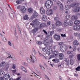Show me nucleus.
<instances>
[{"mask_svg":"<svg viewBox=\"0 0 80 80\" xmlns=\"http://www.w3.org/2000/svg\"><path fill=\"white\" fill-rule=\"evenodd\" d=\"M40 12L41 14H42V15H43L45 13V10L40 11Z\"/></svg>","mask_w":80,"mask_h":80,"instance_id":"obj_35","label":"nucleus"},{"mask_svg":"<svg viewBox=\"0 0 80 80\" xmlns=\"http://www.w3.org/2000/svg\"><path fill=\"white\" fill-rule=\"evenodd\" d=\"M58 45H62V44H63V42H59L58 43Z\"/></svg>","mask_w":80,"mask_h":80,"instance_id":"obj_48","label":"nucleus"},{"mask_svg":"<svg viewBox=\"0 0 80 80\" xmlns=\"http://www.w3.org/2000/svg\"><path fill=\"white\" fill-rule=\"evenodd\" d=\"M37 43L38 45H42V42L41 41H38L37 42Z\"/></svg>","mask_w":80,"mask_h":80,"instance_id":"obj_33","label":"nucleus"},{"mask_svg":"<svg viewBox=\"0 0 80 80\" xmlns=\"http://www.w3.org/2000/svg\"><path fill=\"white\" fill-rule=\"evenodd\" d=\"M67 54H68V55L72 54V51H68L67 52Z\"/></svg>","mask_w":80,"mask_h":80,"instance_id":"obj_43","label":"nucleus"},{"mask_svg":"<svg viewBox=\"0 0 80 80\" xmlns=\"http://www.w3.org/2000/svg\"><path fill=\"white\" fill-rule=\"evenodd\" d=\"M72 2V0H68V1L67 2V3H71V2Z\"/></svg>","mask_w":80,"mask_h":80,"instance_id":"obj_52","label":"nucleus"},{"mask_svg":"<svg viewBox=\"0 0 80 80\" xmlns=\"http://www.w3.org/2000/svg\"><path fill=\"white\" fill-rule=\"evenodd\" d=\"M32 23L31 22L30 23L31 25H32V26H35V25H39V24H40V22H39L38 21V20L37 19H36L32 21Z\"/></svg>","mask_w":80,"mask_h":80,"instance_id":"obj_4","label":"nucleus"},{"mask_svg":"<svg viewBox=\"0 0 80 80\" xmlns=\"http://www.w3.org/2000/svg\"><path fill=\"white\" fill-rule=\"evenodd\" d=\"M42 52H46V48H42Z\"/></svg>","mask_w":80,"mask_h":80,"instance_id":"obj_44","label":"nucleus"},{"mask_svg":"<svg viewBox=\"0 0 80 80\" xmlns=\"http://www.w3.org/2000/svg\"><path fill=\"white\" fill-rule=\"evenodd\" d=\"M38 16V13L37 12L34 11L32 17V18H36Z\"/></svg>","mask_w":80,"mask_h":80,"instance_id":"obj_11","label":"nucleus"},{"mask_svg":"<svg viewBox=\"0 0 80 80\" xmlns=\"http://www.w3.org/2000/svg\"><path fill=\"white\" fill-rule=\"evenodd\" d=\"M68 24L70 26H72V25H73V22L71 20H70L68 22Z\"/></svg>","mask_w":80,"mask_h":80,"instance_id":"obj_22","label":"nucleus"},{"mask_svg":"<svg viewBox=\"0 0 80 80\" xmlns=\"http://www.w3.org/2000/svg\"><path fill=\"white\" fill-rule=\"evenodd\" d=\"M80 67L78 66L76 68V71H80Z\"/></svg>","mask_w":80,"mask_h":80,"instance_id":"obj_37","label":"nucleus"},{"mask_svg":"<svg viewBox=\"0 0 80 80\" xmlns=\"http://www.w3.org/2000/svg\"><path fill=\"white\" fill-rule=\"evenodd\" d=\"M80 11V7H78L73 10L74 12H78Z\"/></svg>","mask_w":80,"mask_h":80,"instance_id":"obj_14","label":"nucleus"},{"mask_svg":"<svg viewBox=\"0 0 80 80\" xmlns=\"http://www.w3.org/2000/svg\"><path fill=\"white\" fill-rule=\"evenodd\" d=\"M59 80H62V77L61 76H59Z\"/></svg>","mask_w":80,"mask_h":80,"instance_id":"obj_64","label":"nucleus"},{"mask_svg":"<svg viewBox=\"0 0 80 80\" xmlns=\"http://www.w3.org/2000/svg\"><path fill=\"white\" fill-rule=\"evenodd\" d=\"M47 54H48V55H50V54H51V52H50V51H48H48L47 52Z\"/></svg>","mask_w":80,"mask_h":80,"instance_id":"obj_45","label":"nucleus"},{"mask_svg":"<svg viewBox=\"0 0 80 80\" xmlns=\"http://www.w3.org/2000/svg\"><path fill=\"white\" fill-rule=\"evenodd\" d=\"M61 52H65L67 50V46L65 44H63L60 46L59 48Z\"/></svg>","mask_w":80,"mask_h":80,"instance_id":"obj_3","label":"nucleus"},{"mask_svg":"<svg viewBox=\"0 0 80 80\" xmlns=\"http://www.w3.org/2000/svg\"><path fill=\"white\" fill-rule=\"evenodd\" d=\"M25 0H18L16 1V3L17 4H20L22 3V2L24 1Z\"/></svg>","mask_w":80,"mask_h":80,"instance_id":"obj_23","label":"nucleus"},{"mask_svg":"<svg viewBox=\"0 0 80 80\" xmlns=\"http://www.w3.org/2000/svg\"><path fill=\"white\" fill-rule=\"evenodd\" d=\"M23 20H28V15H25L23 17Z\"/></svg>","mask_w":80,"mask_h":80,"instance_id":"obj_26","label":"nucleus"},{"mask_svg":"<svg viewBox=\"0 0 80 80\" xmlns=\"http://www.w3.org/2000/svg\"><path fill=\"white\" fill-rule=\"evenodd\" d=\"M30 58H31L32 61V62L35 63V62L37 61V58H36V57L33 56V54H32L31 56H30Z\"/></svg>","mask_w":80,"mask_h":80,"instance_id":"obj_7","label":"nucleus"},{"mask_svg":"<svg viewBox=\"0 0 80 80\" xmlns=\"http://www.w3.org/2000/svg\"><path fill=\"white\" fill-rule=\"evenodd\" d=\"M53 3L51 0L47 1L45 3V5L47 8H50L53 5Z\"/></svg>","mask_w":80,"mask_h":80,"instance_id":"obj_2","label":"nucleus"},{"mask_svg":"<svg viewBox=\"0 0 80 80\" xmlns=\"http://www.w3.org/2000/svg\"><path fill=\"white\" fill-rule=\"evenodd\" d=\"M2 40L4 42H6V41H7V39H6V38H3L2 39Z\"/></svg>","mask_w":80,"mask_h":80,"instance_id":"obj_53","label":"nucleus"},{"mask_svg":"<svg viewBox=\"0 0 80 80\" xmlns=\"http://www.w3.org/2000/svg\"><path fill=\"white\" fill-rule=\"evenodd\" d=\"M77 30H80V25H77Z\"/></svg>","mask_w":80,"mask_h":80,"instance_id":"obj_34","label":"nucleus"},{"mask_svg":"<svg viewBox=\"0 0 80 80\" xmlns=\"http://www.w3.org/2000/svg\"><path fill=\"white\" fill-rule=\"evenodd\" d=\"M5 64H6L5 62H2V64L1 65V67H4V66H5Z\"/></svg>","mask_w":80,"mask_h":80,"instance_id":"obj_40","label":"nucleus"},{"mask_svg":"<svg viewBox=\"0 0 80 80\" xmlns=\"http://www.w3.org/2000/svg\"><path fill=\"white\" fill-rule=\"evenodd\" d=\"M13 55H12V57L11 56H9L7 58H12V59H13V60H16V59H15V58H13Z\"/></svg>","mask_w":80,"mask_h":80,"instance_id":"obj_39","label":"nucleus"},{"mask_svg":"<svg viewBox=\"0 0 80 80\" xmlns=\"http://www.w3.org/2000/svg\"><path fill=\"white\" fill-rule=\"evenodd\" d=\"M61 36H62V37H66V35L65 34H61Z\"/></svg>","mask_w":80,"mask_h":80,"instance_id":"obj_42","label":"nucleus"},{"mask_svg":"<svg viewBox=\"0 0 80 80\" xmlns=\"http://www.w3.org/2000/svg\"><path fill=\"white\" fill-rule=\"evenodd\" d=\"M8 45H10V46H12V43L10 42V41L8 42Z\"/></svg>","mask_w":80,"mask_h":80,"instance_id":"obj_54","label":"nucleus"},{"mask_svg":"<svg viewBox=\"0 0 80 80\" xmlns=\"http://www.w3.org/2000/svg\"><path fill=\"white\" fill-rule=\"evenodd\" d=\"M59 55L60 57V58L61 59V60H62V59H63V58L64 55L62 53H61L59 54Z\"/></svg>","mask_w":80,"mask_h":80,"instance_id":"obj_19","label":"nucleus"},{"mask_svg":"<svg viewBox=\"0 0 80 80\" xmlns=\"http://www.w3.org/2000/svg\"><path fill=\"white\" fill-rule=\"evenodd\" d=\"M38 52L39 53V55H40V56H41V57H43V56H44V55H43V54H42L41 53H40L39 51H38Z\"/></svg>","mask_w":80,"mask_h":80,"instance_id":"obj_51","label":"nucleus"},{"mask_svg":"<svg viewBox=\"0 0 80 80\" xmlns=\"http://www.w3.org/2000/svg\"><path fill=\"white\" fill-rule=\"evenodd\" d=\"M47 24L48 25H50V24H51V23L50 21H48L47 22Z\"/></svg>","mask_w":80,"mask_h":80,"instance_id":"obj_49","label":"nucleus"},{"mask_svg":"<svg viewBox=\"0 0 80 80\" xmlns=\"http://www.w3.org/2000/svg\"><path fill=\"white\" fill-rule=\"evenodd\" d=\"M62 23L60 21H58L55 23L56 25L58 27L62 25Z\"/></svg>","mask_w":80,"mask_h":80,"instance_id":"obj_12","label":"nucleus"},{"mask_svg":"<svg viewBox=\"0 0 80 80\" xmlns=\"http://www.w3.org/2000/svg\"><path fill=\"white\" fill-rule=\"evenodd\" d=\"M22 64L24 65H25L26 66H28V64H27L26 62H23Z\"/></svg>","mask_w":80,"mask_h":80,"instance_id":"obj_46","label":"nucleus"},{"mask_svg":"<svg viewBox=\"0 0 80 80\" xmlns=\"http://www.w3.org/2000/svg\"><path fill=\"white\" fill-rule=\"evenodd\" d=\"M76 47L75 46H74L73 48V51H75V50H76Z\"/></svg>","mask_w":80,"mask_h":80,"instance_id":"obj_47","label":"nucleus"},{"mask_svg":"<svg viewBox=\"0 0 80 80\" xmlns=\"http://www.w3.org/2000/svg\"><path fill=\"white\" fill-rule=\"evenodd\" d=\"M78 59V60H80V54H79L77 56Z\"/></svg>","mask_w":80,"mask_h":80,"instance_id":"obj_41","label":"nucleus"},{"mask_svg":"<svg viewBox=\"0 0 80 80\" xmlns=\"http://www.w3.org/2000/svg\"><path fill=\"white\" fill-rule=\"evenodd\" d=\"M57 4L59 7L60 10H63V6L61 2H60L58 1L57 2Z\"/></svg>","mask_w":80,"mask_h":80,"instance_id":"obj_6","label":"nucleus"},{"mask_svg":"<svg viewBox=\"0 0 80 80\" xmlns=\"http://www.w3.org/2000/svg\"><path fill=\"white\" fill-rule=\"evenodd\" d=\"M46 13L47 15H52L53 13V11L52 9H50L49 10L46 11Z\"/></svg>","mask_w":80,"mask_h":80,"instance_id":"obj_8","label":"nucleus"},{"mask_svg":"<svg viewBox=\"0 0 80 80\" xmlns=\"http://www.w3.org/2000/svg\"><path fill=\"white\" fill-rule=\"evenodd\" d=\"M32 50L33 52L34 53H37V52H36V51H35V49H32Z\"/></svg>","mask_w":80,"mask_h":80,"instance_id":"obj_56","label":"nucleus"},{"mask_svg":"<svg viewBox=\"0 0 80 80\" xmlns=\"http://www.w3.org/2000/svg\"><path fill=\"white\" fill-rule=\"evenodd\" d=\"M54 37L55 39V40H60V35H58L57 34L54 35Z\"/></svg>","mask_w":80,"mask_h":80,"instance_id":"obj_10","label":"nucleus"},{"mask_svg":"<svg viewBox=\"0 0 80 80\" xmlns=\"http://www.w3.org/2000/svg\"><path fill=\"white\" fill-rule=\"evenodd\" d=\"M78 18L77 16H73L72 17V20H77Z\"/></svg>","mask_w":80,"mask_h":80,"instance_id":"obj_20","label":"nucleus"},{"mask_svg":"<svg viewBox=\"0 0 80 80\" xmlns=\"http://www.w3.org/2000/svg\"><path fill=\"white\" fill-rule=\"evenodd\" d=\"M80 21L79 20H75L74 23L75 25H78L80 23Z\"/></svg>","mask_w":80,"mask_h":80,"instance_id":"obj_27","label":"nucleus"},{"mask_svg":"<svg viewBox=\"0 0 80 80\" xmlns=\"http://www.w3.org/2000/svg\"><path fill=\"white\" fill-rule=\"evenodd\" d=\"M54 19L55 20H56V21H57L58 20V18H57V17H55L54 18Z\"/></svg>","mask_w":80,"mask_h":80,"instance_id":"obj_61","label":"nucleus"},{"mask_svg":"<svg viewBox=\"0 0 80 80\" xmlns=\"http://www.w3.org/2000/svg\"><path fill=\"white\" fill-rule=\"evenodd\" d=\"M73 56H74V55L73 54L69 56V58L70 59V64L72 65L73 64Z\"/></svg>","mask_w":80,"mask_h":80,"instance_id":"obj_5","label":"nucleus"},{"mask_svg":"<svg viewBox=\"0 0 80 80\" xmlns=\"http://www.w3.org/2000/svg\"><path fill=\"white\" fill-rule=\"evenodd\" d=\"M10 78V76L8 74H7L4 75V80H7L8 78Z\"/></svg>","mask_w":80,"mask_h":80,"instance_id":"obj_13","label":"nucleus"},{"mask_svg":"<svg viewBox=\"0 0 80 80\" xmlns=\"http://www.w3.org/2000/svg\"><path fill=\"white\" fill-rule=\"evenodd\" d=\"M53 55L54 56H57V55H58V52L56 51H54L53 52Z\"/></svg>","mask_w":80,"mask_h":80,"instance_id":"obj_18","label":"nucleus"},{"mask_svg":"<svg viewBox=\"0 0 80 80\" xmlns=\"http://www.w3.org/2000/svg\"><path fill=\"white\" fill-rule=\"evenodd\" d=\"M20 5H19L18 6L17 8V9H20Z\"/></svg>","mask_w":80,"mask_h":80,"instance_id":"obj_62","label":"nucleus"},{"mask_svg":"<svg viewBox=\"0 0 80 80\" xmlns=\"http://www.w3.org/2000/svg\"><path fill=\"white\" fill-rule=\"evenodd\" d=\"M21 69L22 70L24 71V72H25V73H27V70H26V69L24 67H22Z\"/></svg>","mask_w":80,"mask_h":80,"instance_id":"obj_28","label":"nucleus"},{"mask_svg":"<svg viewBox=\"0 0 80 80\" xmlns=\"http://www.w3.org/2000/svg\"><path fill=\"white\" fill-rule=\"evenodd\" d=\"M52 29H55V24H52Z\"/></svg>","mask_w":80,"mask_h":80,"instance_id":"obj_38","label":"nucleus"},{"mask_svg":"<svg viewBox=\"0 0 80 80\" xmlns=\"http://www.w3.org/2000/svg\"><path fill=\"white\" fill-rule=\"evenodd\" d=\"M50 43H52L53 42V40H52V39H51L49 41Z\"/></svg>","mask_w":80,"mask_h":80,"instance_id":"obj_58","label":"nucleus"},{"mask_svg":"<svg viewBox=\"0 0 80 80\" xmlns=\"http://www.w3.org/2000/svg\"><path fill=\"white\" fill-rule=\"evenodd\" d=\"M38 25H40V27H45V25H46V23H45L43 22L41 24V23L40 22V24Z\"/></svg>","mask_w":80,"mask_h":80,"instance_id":"obj_17","label":"nucleus"},{"mask_svg":"<svg viewBox=\"0 0 80 80\" xmlns=\"http://www.w3.org/2000/svg\"><path fill=\"white\" fill-rule=\"evenodd\" d=\"M42 10H43V8L42 7H41L40 8V11H42Z\"/></svg>","mask_w":80,"mask_h":80,"instance_id":"obj_60","label":"nucleus"},{"mask_svg":"<svg viewBox=\"0 0 80 80\" xmlns=\"http://www.w3.org/2000/svg\"><path fill=\"white\" fill-rule=\"evenodd\" d=\"M43 32H44V33H45V34H46V35H47V32H46V31L43 30Z\"/></svg>","mask_w":80,"mask_h":80,"instance_id":"obj_55","label":"nucleus"},{"mask_svg":"<svg viewBox=\"0 0 80 80\" xmlns=\"http://www.w3.org/2000/svg\"><path fill=\"white\" fill-rule=\"evenodd\" d=\"M5 74V72L3 71L0 72V75H3Z\"/></svg>","mask_w":80,"mask_h":80,"instance_id":"obj_32","label":"nucleus"},{"mask_svg":"<svg viewBox=\"0 0 80 80\" xmlns=\"http://www.w3.org/2000/svg\"><path fill=\"white\" fill-rule=\"evenodd\" d=\"M55 57L53 55H50L49 58V59H52L53 58H54Z\"/></svg>","mask_w":80,"mask_h":80,"instance_id":"obj_36","label":"nucleus"},{"mask_svg":"<svg viewBox=\"0 0 80 80\" xmlns=\"http://www.w3.org/2000/svg\"><path fill=\"white\" fill-rule=\"evenodd\" d=\"M15 68H16L15 65L14 64H13V66L12 67V68H13V69H15Z\"/></svg>","mask_w":80,"mask_h":80,"instance_id":"obj_50","label":"nucleus"},{"mask_svg":"<svg viewBox=\"0 0 80 80\" xmlns=\"http://www.w3.org/2000/svg\"><path fill=\"white\" fill-rule=\"evenodd\" d=\"M79 5V3H75L74 2L72 3L70 5H67V6H65V9L66 10H69V9H70V8L72 7V8L73 7H77V6H78Z\"/></svg>","mask_w":80,"mask_h":80,"instance_id":"obj_1","label":"nucleus"},{"mask_svg":"<svg viewBox=\"0 0 80 80\" xmlns=\"http://www.w3.org/2000/svg\"><path fill=\"white\" fill-rule=\"evenodd\" d=\"M27 8L25 6H22L21 9V12L23 13H25L27 12Z\"/></svg>","mask_w":80,"mask_h":80,"instance_id":"obj_9","label":"nucleus"},{"mask_svg":"<svg viewBox=\"0 0 80 80\" xmlns=\"http://www.w3.org/2000/svg\"><path fill=\"white\" fill-rule=\"evenodd\" d=\"M52 61L55 63H58V62H59V60L57 58L52 59Z\"/></svg>","mask_w":80,"mask_h":80,"instance_id":"obj_24","label":"nucleus"},{"mask_svg":"<svg viewBox=\"0 0 80 80\" xmlns=\"http://www.w3.org/2000/svg\"><path fill=\"white\" fill-rule=\"evenodd\" d=\"M28 12H29V13H32V12H33V9L30 8H29L28 9Z\"/></svg>","mask_w":80,"mask_h":80,"instance_id":"obj_29","label":"nucleus"},{"mask_svg":"<svg viewBox=\"0 0 80 80\" xmlns=\"http://www.w3.org/2000/svg\"><path fill=\"white\" fill-rule=\"evenodd\" d=\"M70 16L69 15H67L66 16L65 18L67 20H69L70 19Z\"/></svg>","mask_w":80,"mask_h":80,"instance_id":"obj_30","label":"nucleus"},{"mask_svg":"<svg viewBox=\"0 0 80 80\" xmlns=\"http://www.w3.org/2000/svg\"><path fill=\"white\" fill-rule=\"evenodd\" d=\"M42 19L43 21H45L47 19V17L46 15H44L42 16Z\"/></svg>","mask_w":80,"mask_h":80,"instance_id":"obj_16","label":"nucleus"},{"mask_svg":"<svg viewBox=\"0 0 80 80\" xmlns=\"http://www.w3.org/2000/svg\"><path fill=\"white\" fill-rule=\"evenodd\" d=\"M73 44L74 45L77 46V45H79V43H78V42L77 41V40H74L73 42Z\"/></svg>","mask_w":80,"mask_h":80,"instance_id":"obj_15","label":"nucleus"},{"mask_svg":"<svg viewBox=\"0 0 80 80\" xmlns=\"http://www.w3.org/2000/svg\"><path fill=\"white\" fill-rule=\"evenodd\" d=\"M27 60L28 62H30V59H29V58H27Z\"/></svg>","mask_w":80,"mask_h":80,"instance_id":"obj_57","label":"nucleus"},{"mask_svg":"<svg viewBox=\"0 0 80 80\" xmlns=\"http://www.w3.org/2000/svg\"><path fill=\"white\" fill-rule=\"evenodd\" d=\"M68 25V22L67 21V20H65L64 21V22L63 23V25L65 27H67Z\"/></svg>","mask_w":80,"mask_h":80,"instance_id":"obj_21","label":"nucleus"},{"mask_svg":"<svg viewBox=\"0 0 80 80\" xmlns=\"http://www.w3.org/2000/svg\"><path fill=\"white\" fill-rule=\"evenodd\" d=\"M39 67L40 69L42 71H45V69L43 67L42 65L41 66V65H39Z\"/></svg>","mask_w":80,"mask_h":80,"instance_id":"obj_25","label":"nucleus"},{"mask_svg":"<svg viewBox=\"0 0 80 80\" xmlns=\"http://www.w3.org/2000/svg\"><path fill=\"white\" fill-rule=\"evenodd\" d=\"M74 75L75 77H78V75L77 74H74Z\"/></svg>","mask_w":80,"mask_h":80,"instance_id":"obj_63","label":"nucleus"},{"mask_svg":"<svg viewBox=\"0 0 80 80\" xmlns=\"http://www.w3.org/2000/svg\"><path fill=\"white\" fill-rule=\"evenodd\" d=\"M73 30H77V25H74L72 28Z\"/></svg>","mask_w":80,"mask_h":80,"instance_id":"obj_31","label":"nucleus"},{"mask_svg":"<svg viewBox=\"0 0 80 80\" xmlns=\"http://www.w3.org/2000/svg\"><path fill=\"white\" fill-rule=\"evenodd\" d=\"M78 35V33L77 32H74V36H77Z\"/></svg>","mask_w":80,"mask_h":80,"instance_id":"obj_59","label":"nucleus"}]
</instances>
